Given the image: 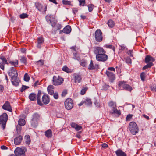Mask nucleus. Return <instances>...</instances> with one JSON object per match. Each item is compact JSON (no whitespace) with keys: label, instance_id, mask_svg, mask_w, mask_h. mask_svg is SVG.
I'll use <instances>...</instances> for the list:
<instances>
[{"label":"nucleus","instance_id":"nucleus-50","mask_svg":"<svg viewBox=\"0 0 156 156\" xmlns=\"http://www.w3.org/2000/svg\"><path fill=\"white\" fill-rule=\"evenodd\" d=\"M29 87L28 86L25 85H22V87L20 90V92H23L26 89L29 88Z\"/></svg>","mask_w":156,"mask_h":156},{"label":"nucleus","instance_id":"nucleus-13","mask_svg":"<svg viewBox=\"0 0 156 156\" xmlns=\"http://www.w3.org/2000/svg\"><path fill=\"white\" fill-rule=\"evenodd\" d=\"M35 5L37 9L38 10L40 11L45 12L47 9V6L45 5L44 8H43V6L41 3L36 2L35 3Z\"/></svg>","mask_w":156,"mask_h":156},{"label":"nucleus","instance_id":"nucleus-26","mask_svg":"<svg viewBox=\"0 0 156 156\" xmlns=\"http://www.w3.org/2000/svg\"><path fill=\"white\" fill-rule=\"evenodd\" d=\"M154 60V59L152 57L149 55H147L145 58V62L146 63H147L150 62H153Z\"/></svg>","mask_w":156,"mask_h":156},{"label":"nucleus","instance_id":"nucleus-6","mask_svg":"<svg viewBox=\"0 0 156 156\" xmlns=\"http://www.w3.org/2000/svg\"><path fill=\"white\" fill-rule=\"evenodd\" d=\"M26 150L25 148H16L14 151L15 156H23L25 155Z\"/></svg>","mask_w":156,"mask_h":156},{"label":"nucleus","instance_id":"nucleus-16","mask_svg":"<svg viewBox=\"0 0 156 156\" xmlns=\"http://www.w3.org/2000/svg\"><path fill=\"white\" fill-rule=\"evenodd\" d=\"M2 108L3 109L7 110L10 112H12L11 106L10 103L7 101H6L5 102L4 105L2 106Z\"/></svg>","mask_w":156,"mask_h":156},{"label":"nucleus","instance_id":"nucleus-59","mask_svg":"<svg viewBox=\"0 0 156 156\" xmlns=\"http://www.w3.org/2000/svg\"><path fill=\"white\" fill-rule=\"evenodd\" d=\"M56 27L57 30H60L62 28V25L60 24H58L56 25Z\"/></svg>","mask_w":156,"mask_h":156},{"label":"nucleus","instance_id":"nucleus-2","mask_svg":"<svg viewBox=\"0 0 156 156\" xmlns=\"http://www.w3.org/2000/svg\"><path fill=\"white\" fill-rule=\"evenodd\" d=\"M128 128L131 133L133 135H136L138 132L139 129L137 125L134 122L129 123Z\"/></svg>","mask_w":156,"mask_h":156},{"label":"nucleus","instance_id":"nucleus-64","mask_svg":"<svg viewBox=\"0 0 156 156\" xmlns=\"http://www.w3.org/2000/svg\"><path fill=\"white\" fill-rule=\"evenodd\" d=\"M1 148L2 150H6L8 149V147L4 145L1 146Z\"/></svg>","mask_w":156,"mask_h":156},{"label":"nucleus","instance_id":"nucleus-27","mask_svg":"<svg viewBox=\"0 0 156 156\" xmlns=\"http://www.w3.org/2000/svg\"><path fill=\"white\" fill-rule=\"evenodd\" d=\"M71 31V26L69 25L66 26L63 29V33L66 34L69 33Z\"/></svg>","mask_w":156,"mask_h":156},{"label":"nucleus","instance_id":"nucleus-30","mask_svg":"<svg viewBox=\"0 0 156 156\" xmlns=\"http://www.w3.org/2000/svg\"><path fill=\"white\" fill-rule=\"evenodd\" d=\"M83 101L84 104L88 106H90L92 104L91 99L88 98H86Z\"/></svg>","mask_w":156,"mask_h":156},{"label":"nucleus","instance_id":"nucleus-3","mask_svg":"<svg viewBox=\"0 0 156 156\" xmlns=\"http://www.w3.org/2000/svg\"><path fill=\"white\" fill-rule=\"evenodd\" d=\"M8 119V115L5 113H4L0 116V124L2 125V127L4 129Z\"/></svg>","mask_w":156,"mask_h":156},{"label":"nucleus","instance_id":"nucleus-5","mask_svg":"<svg viewBox=\"0 0 156 156\" xmlns=\"http://www.w3.org/2000/svg\"><path fill=\"white\" fill-rule=\"evenodd\" d=\"M65 108L68 110L71 109L73 106V100L70 98L67 99L64 102Z\"/></svg>","mask_w":156,"mask_h":156},{"label":"nucleus","instance_id":"nucleus-35","mask_svg":"<svg viewBox=\"0 0 156 156\" xmlns=\"http://www.w3.org/2000/svg\"><path fill=\"white\" fill-rule=\"evenodd\" d=\"M123 89L127 91H131L132 90V88L131 86L126 83Z\"/></svg>","mask_w":156,"mask_h":156},{"label":"nucleus","instance_id":"nucleus-11","mask_svg":"<svg viewBox=\"0 0 156 156\" xmlns=\"http://www.w3.org/2000/svg\"><path fill=\"white\" fill-rule=\"evenodd\" d=\"M94 53L96 55H98L100 54L106 53V51L102 47L96 46L94 48Z\"/></svg>","mask_w":156,"mask_h":156},{"label":"nucleus","instance_id":"nucleus-40","mask_svg":"<svg viewBox=\"0 0 156 156\" xmlns=\"http://www.w3.org/2000/svg\"><path fill=\"white\" fill-rule=\"evenodd\" d=\"M80 64L82 66L85 67L87 65V61L84 59H82L80 62Z\"/></svg>","mask_w":156,"mask_h":156},{"label":"nucleus","instance_id":"nucleus-48","mask_svg":"<svg viewBox=\"0 0 156 156\" xmlns=\"http://www.w3.org/2000/svg\"><path fill=\"white\" fill-rule=\"evenodd\" d=\"M151 90V91L153 92H156V85L153 84L150 87Z\"/></svg>","mask_w":156,"mask_h":156},{"label":"nucleus","instance_id":"nucleus-56","mask_svg":"<svg viewBox=\"0 0 156 156\" xmlns=\"http://www.w3.org/2000/svg\"><path fill=\"white\" fill-rule=\"evenodd\" d=\"M67 90H64L62 92L61 95L62 97H64L66 96V95L67 94Z\"/></svg>","mask_w":156,"mask_h":156},{"label":"nucleus","instance_id":"nucleus-63","mask_svg":"<svg viewBox=\"0 0 156 156\" xmlns=\"http://www.w3.org/2000/svg\"><path fill=\"white\" fill-rule=\"evenodd\" d=\"M142 116L148 120L149 119V117L145 114H143Z\"/></svg>","mask_w":156,"mask_h":156},{"label":"nucleus","instance_id":"nucleus-21","mask_svg":"<svg viewBox=\"0 0 156 156\" xmlns=\"http://www.w3.org/2000/svg\"><path fill=\"white\" fill-rule=\"evenodd\" d=\"M110 114H115L116 116L118 117L121 115V112L119 110H117L116 107L111 109V111L110 112Z\"/></svg>","mask_w":156,"mask_h":156},{"label":"nucleus","instance_id":"nucleus-8","mask_svg":"<svg viewBox=\"0 0 156 156\" xmlns=\"http://www.w3.org/2000/svg\"><path fill=\"white\" fill-rule=\"evenodd\" d=\"M102 33L100 29L97 30L95 33V40L97 42H100L103 40Z\"/></svg>","mask_w":156,"mask_h":156},{"label":"nucleus","instance_id":"nucleus-55","mask_svg":"<svg viewBox=\"0 0 156 156\" xmlns=\"http://www.w3.org/2000/svg\"><path fill=\"white\" fill-rule=\"evenodd\" d=\"M5 64L3 62H0V67L2 70H4V65Z\"/></svg>","mask_w":156,"mask_h":156},{"label":"nucleus","instance_id":"nucleus-38","mask_svg":"<svg viewBox=\"0 0 156 156\" xmlns=\"http://www.w3.org/2000/svg\"><path fill=\"white\" fill-rule=\"evenodd\" d=\"M62 70L63 71H65L67 73L71 72V69L69 68L66 66H65L62 68Z\"/></svg>","mask_w":156,"mask_h":156},{"label":"nucleus","instance_id":"nucleus-17","mask_svg":"<svg viewBox=\"0 0 156 156\" xmlns=\"http://www.w3.org/2000/svg\"><path fill=\"white\" fill-rule=\"evenodd\" d=\"M11 81L12 84L16 86H18L20 80L18 77H12L11 78Z\"/></svg>","mask_w":156,"mask_h":156},{"label":"nucleus","instance_id":"nucleus-44","mask_svg":"<svg viewBox=\"0 0 156 156\" xmlns=\"http://www.w3.org/2000/svg\"><path fill=\"white\" fill-rule=\"evenodd\" d=\"M27 58L25 57H22L20 59V60L22 62L26 64L27 62Z\"/></svg>","mask_w":156,"mask_h":156},{"label":"nucleus","instance_id":"nucleus-15","mask_svg":"<svg viewBox=\"0 0 156 156\" xmlns=\"http://www.w3.org/2000/svg\"><path fill=\"white\" fill-rule=\"evenodd\" d=\"M73 80H74L75 83H80L82 80V77L80 75L77 73H74L73 74Z\"/></svg>","mask_w":156,"mask_h":156},{"label":"nucleus","instance_id":"nucleus-4","mask_svg":"<svg viewBox=\"0 0 156 156\" xmlns=\"http://www.w3.org/2000/svg\"><path fill=\"white\" fill-rule=\"evenodd\" d=\"M64 81L63 79L59 76L57 77L54 76L53 78V84L55 86L62 84Z\"/></svg>","mask_w":156,"mask_h":156},{"label":"nucleus","instance_id":"nucleus-62","mask_svg":"<svg viewBox=\"0 0 156 156\" xmlns=\"http://www.w3.org/2000/svg\"><path fill=\"white\" fill-rule=\"evenodd\" d=\"M126 62L127 63H130L131 62V59L129 58H127L126 59Z\"/></svg>","mask_w":156,"mask_h":156},{"label":"nucleus","instance_id":"nucleus-29","mask_svg":"<svg viewBox=\"0 0 156 156\" xmlns=\"http://www.w3.org/2000/svg\"><path fill=\"white\" fill-rule=\"evenodd\" d=\"M45 135L48 138H51L52 136V133L51 130L49 129L46 131L45 132Z\"/></svg>","mask_w":156,"mask_h":156},{"label":"nucleus","instance_id":"nucleus-54","mask_svg":"<svg viewBox=\"0 0 156 156\" xmlns=\"http://www.w3.org/2000/svg\"><path fill=\"white\" fill-rule=\"evenodd\" d=\"M53 95L54 98L55 99H57L58 98L59 96L58 92H55L54 93Z\"/></svg>","mask_w":156,"mask_h":156},{"label":"nucleus","instance_id":"nucleus-7","mask_svg":"<svg viewBox=\"0 0 156 156\" xmlns=\"http://www.w3.org/2000/svg\"><path fill=\"white\" fill-rule=\"evenodd\" d=\"M106 53L100 54L99 55H96V60L98 61L104 62L106 61L108 58V55L106 54Z\"/></svg>","mask_w":156,"mask_h":156},{"label":"nucleus","instance_id":"nucleus-25","mask_svg":"<svg viewBox=\"0 0 156 156\" xmlns=\"http://www.w3.org/2000/svg\"><path fill=\"white\" fill-rule=\"evenodd\" d=\"M117 156H127L125 152H123L121 150L119 149L115 151Z\"/></svg>","mask_w":156,"mask_h":156},{"label":"nucleus","instance_id":"nucleus-39","mask_svg":"<svg viewBox=\"0 0 156 156\" xmlns=\"http://www.w3.org/2000/svg\"><path fill=\"white\" fill-rule=\"evenodd\" d=\"M88 89V87H85L82 88L80 91V94H81L82 95H84L85 94L86 91Z\"/></svg>","mask_w":156,"mask_h":156},{"label":"nucleus","instance_id":"nucleus-18","mask_svg":"<svg viewBox=\"0 0 156 156\" xmlns=\"http://www.w3.org/2000/svg\"><path fill=\"white\" fill-rule=\"evenodd\" d=\"M44 41L43 38L41 37H38L37 39V47L39 48H41V45L43 44Z\"/></svg>","mask_w":156,"mask_h":156},{"label":"nucleus","instance_id":"nucleus-57","mask_svg":"<svg viewBox=\"0 0 156 156\" xmlns=\"http://www.w3.org/2000/svg\"><path fill=\"white\" fill-rule=\"evenodd\" d=\"M107 71H114V72H115V69L113 67H108V70Z\"/></svg>","mask_w":156,"mask_h":156},{"label":"nucleus","instance_id":"nucleus-12","mask_svg":"<svg viewBox=\"0 0 156 156\" xmlns=\"http://www.w3.org/2000/svg\"><path fill=\"white\" fill-rule=\"evenodd\" d=\"M105 74L108 77L109 81L111 82H113L115 79V75L112 72L109 71H106Z\"/></svg>","mask_w":156,"mask_h":156},{"label":"nucleus","instance_id":"nucleus-37","mask_svg":"<svg viewBox=\"0 0 156 156\" xmlns=\"http://www.w3.org/2000/svg\"><path fill=\"white\" fill-rule=\"evenodd\" d=\"M18 124L21 126H23L25 124V121L23 119H20L18 121Z\"/></svg>","mask_w":156,"mask_h":156},{"label":"nucleus","instance_id":"nucleus-43","mask_svg":"<svg viewBox=\"0 0 156 156\" xmlns=\"http://www.w3.org/2000/svg\"><path fill=\"white\" fill-rule=\"evenodd\" d=\"M80 6H84L85 4V0H78Z\"/></svg>","mask_w":156,"mask_h":156},{"label":"nucleus","instance_id":"nucleus-42","mask_svg":"<svg viewBox=\"0 0 156 156\" xmlns=\"http://www.w3.org/2000/svg\"><path fill=\"white\" fill-rule=\"evenodd\" d=\"M105 47L107 48H109L112 49L114 51H115V47L114 46H113L111 45H109L108 44H107L105 45Z\"/></svg>","mask_w":156,"mask_h":156},{"label":"nucleus","instance_id":"nucleus-53","mask_svg":"<svg viewBox=\"0 0 156 156\" xmlns=\"http://www.w3.org/2000/svg\"><path fill=\"white\" fill-rule=\"evenodd\" d=\"M132 116L133 115L132 114H129V115H128L126 118V121H130L131 119L132 118Z\"/></svg>","mask_w":156,"mask_h":156},{"label":"nucleus","instance_id":"nucleus-34","mask_svg":"<svg viewBox=\"0 0 156 156\" xmlns=\"http://www.w3.org/2000/svg\"><path fill=\"white\" fill-rule=\"evenodd\" d=\"M153 65V64L152 62H149L147 65L143 67V70H144L150 68Z\"/></svg>","mask_w":156,"mask_h":156},{"label":"nucleus","instance_id":"nucleus-47","mask_svg":"<svg viewBox=\"0 0 156 156\" xmlns=\"http://www.w3.org/2000/svg\"><path fill=\"white\" fill-rule=\"evenodd\" d=\"M140 78L141 80L144 81L145 80V74L144 72H142L140 74Z\"/></svg>","mask_w":156,"mask_h":156},{"label":"nucleus","instance_id":"nucleus-51","mask_svg":"<svg viewBox=\"0 0 156 156\" xmlns=\"http://www.w3.org/2000/svg\"><path fill=\"white\" fill-rule=\"evenodd\" d=\"M10 63L12 65L16 66L18 64V60H16L15 61H10Z\"/></svg>","mask_w":156,"mask_h":156},{"label":"nucleus","instance_id":"nucleus-32","mask_svg":"<svg viewBox=\"0 0 156 156\" xmlns=\"http://www.w3.org/2000/svg\"><path fill=\"white\" fill-rule=\"evenodd\" d=\"M126 84V82L124 81H119L118 84V86L120 88H122L123 89Z\"/></svg>","mask_w":156,"mask_h":156},{"label":"nucleus","instance_id":"nucleus-58","mask_svg":"<svg viewBox=\"0 0 156 156\" xmlns=\"http://www.w3.org/2000/svg\"><path fill=\"white\" fill-rule=\"evenodd\" d=\"M62 3L65 5H69L70 3L69 1L65 0H63Z\"/></svg>","mask_w":156,"mask_h":156},{"label":"nucleus","instance_id":"nucleus-1","mask_svg":"<svg viewBox=\"0 0 156 156\" xmlns=\"http://www.w3.org/2000/svg\"><path fill=\"white\" fill-rule=\"evenodd\" d=\"M40 119V115L39 114L37 113H34L32 115V118L30 121L31 126L34 128L37 127Z\"/></svg>","mask_w":156,"mask_h":156},{"label":"nucleus","instance_id":"nucleus-49","mask_svg":"<svg viewBox=\"0 0 156 156\" xmlns=\"http://www.w3.org/2000/svg\"><path fill=\"white\" fill-rule=\"evenodd\" d=\"M28 15L26 13H23L20 14V17L21 19H24L26 18H27Z\"/></svg>","mask_w":156,"mask_h":156},{"label":"nucleus","instance_id":"nucleus-33","mask_svg":"<svg viewBox=\"0 0 156 156\" xmlns=\"http://www.w3.org/2000/svg\"><path fill=\"white\" fill-rule=\"evenodd\" d=\"M24 139L25 140V142L27 144L29 145L31 142L30 136L29 135L25 136Z\"/></svg>","mask_w":156,"mask_h":156},{"label":"nucleus","instance_id":"nucleus-24","mask_svg":"<svg viewBox=\"0 0 156 156\" xmlns=\"http://www.w3.org/2000/svg\"><path fill=\"white\" fill-rule=\"evenodd\" d=\"M23 138L22 136H19L14 139V144L16 145L19 144L21 142Z\"/></svg>","mask_w":156,"mask_h":156},{"label":"nucleus","instance_id":"nucleus-22","mask_svg":"<svg viewBox=\"0 0 156 156\" xmlns=\"http://www.w3.org/2000/svg\"><path fill=\"white\" fill-rule=\"evenodd\" d=\"M42 94V92L41 90H39L38 91V93L37 94V104L39 105L40 106L43 105V104L41 101V97Z\"/></svg>","mask_w":156,"mask_h":156},{"label":"nucleus","instance_id":"nucleus-46","mask_svg":"<svg viewBox=\"0 0 156 156\" xmlns=\"http://www.w3.org/2000/svg\"><path fill=\"white\" fill-rule=\"evenodd\" d=\"M88 10L89 12H91L93 9L94 5L92 4H89L88 5Z\"/></svg>","mask_w":156,"mask_h":156},{"label":"nucleus","instance_id":"nucleus-45","mask_svg":"<svg viewBox=\"0 0 156 156\" xmlns=\"http://www.w3.org/2000/svg\"><path fill=\"white\" fill-rule=\"evenodd\" d=\"M0 59L2 61V62H3L5 64H8L7 61L5 57L3 56H2L0 57Z\"/></svg>","mask_w":156,"mask_h":156},{"label":"nucleus","instance_id":"nucleus-14","mask_svg":"<svg viewBox=\"0 0 156 156\" xmlns=\"http://www.w3.org/2000/svg\"><path fill=\"white\" fill-rule=\"evenodd\" d=\"M50 98L49 96L47 94H45L43 95L42 98V102L43 105H47L50 102Z\"/></svg>","mask_w":156,"mask_h":156},{"label":"nucleus","instance_id":"nucleus-20","mask_svg":"<svg viewBox=\"0 0 156 156\" xmlns=\"http://www.w3.org/2000/svg\"><path fill=\"white\" fill-rule=\"evenodd\" d=\"M71 127L74 129L76 131L80 130L82 129V127L78 125L77 124L74 122H72L71 124Z\"/></svg>","mask_w":156,"mask_h":156},{"label":"nucleus","instance_id":"nucleus-61","mask_svg":"<svg viewBox=\"0 0 156 156\" xmlns=\"http://www.w3.org/2000/svg\"><path fill=\"white\" fill-rule=\"evenodd\" d=\"M102 147L104 148H107L108 147V145L104 143L102 144Z\"/></svg>","mask_w":156,"mask_h":156},{"label":"nucleus","instance_id":"nucleus-9","mask_svg":"<svg viewBox=\"0 0 156 156\" xmlns=\"http://www.w3.org/2000/svg\"><path fill=\"white\" fill-rule=\"evenodd\" d=\"M46 19L47 22L51 24L52 27H55L57 23V20L54 18H51L50 16L48 15L46 16Z\"/></svg>","mask_w":156,"mask_h":156},{"label":"nucleus","instance_id":"nucleus-19","mask_svg":"<svg viewBox=\"0 0 156 156\" xmlns=\"http://www.w3.org/2000/svg\"><path fill=\"white\" fill-rule=\"evenodd\" d=\"M98 65L97 64L94 65L93 63V61L91 60L90 61V63L88 69L89 70H94L98 69Z\"/></svg>","mask_w":156,"mask_h":156},{"label":"nucleus","instance_id":"nucleus-31","mask_svg":"<svg viewBox=\"0 0 156 156\" xmlns=\"http://www.w3.org/2000/svg\"><path fill=\"white\" fill-rule=\"evenodd\" d=\"M108 105L111 108V109L116 107V102H113L112 101H111L109 102L108 103Z\"/></svg>","mask_w":156,"mask_h":156},{"label":"nucleus","instance_id":"nucleus-10","mask_svg":"<svg viewBox=\"0 0 156 156\" xmlns=\"http://www.w3.org/2000/svg\"><path fill=\"white\" fill-rule=\"evenodd\" d=\"M8 74L10 76L11 78L12 77L18 76V73L17 70L14 67H11L10 69L8 71Z\"/></svg>","mask_w":156,"mask_h":156},{"label":"nucleus","instance_id":"nucleus-60","mask_svg":"<svg viewBox=\"0 0 156 156\" xmlns=\"http://www.w3.org/2000/svg\"><path fill=\"white\" fill-rule=\"evenodd\" d=\"M133 50H129L128 51V54L130 56L132 57L133 56L132 55Z\"/></svg>","mask_w":156,"mask_h":156},{"label":"nucleus","instance_id":"nucleus-41","mask_svg":"<svg viewBox=\"0 0 156 156\" xmlns=\"http://www.w3.org/2000/svg\"><path fill=\"white\" fill-rule=\"evenodd\" d=\"M30 79V77L28 75V74L26 73L24 76V81L26 82H28L29 81Z\"/></svg>","mask_w":156,"mask_h":156},{"label":"nucleus","instance_id":"nucleus-52","mask_svg":"<svg viewBox=\"0 0 156 156\" xmlns=\"http://www.w3.org/2000/svg\"><path fill=\"white\" fill-rule=\"evenodd\" d=\"M73 56L74 57H73L75 59H76L77 60H80V58L79 56L78 55L77 53H73Z\"/></svg>","mask_w":156,"mask_h":156},{"label":"nucleus","instance_id":"nucleus-36","mask_svg":"<svg viewBox=\"0 0 156 156\" xmlns=\"http://www.w3.org/2000/svg\"><path fill=\"white\" fill-rule=\"evenodd\" d=\"M108 24L110 27L112 28L114 26L115 23L112 20H111L108 21Z\"/></svg>","mask_w":156,"mask_h":156},{"label":"nucleus","instance_id":"nucleus-23","mask_svg":"<svg viewBox=\"0 0 156 156\" xmlns=\"http://www.w3.org/2000/svg\"><path fill=\"white\" fill-rule=\"evenodd\" d=\"M54 87L52 85H50L48 86L47 88V91L48 93L50 95H52L54 94Z\"/></svg>","mask_w":156,"mask_h":156},{"label":"nucleus","instance_id":"nucleus-28","mask_svg":"<svg viewBox=\"0 0 156 156\" xmlns=\"http://www.w3.org/2000/svg\"><path fill=\"white\" fill-rule=\"evenodd\" d=\"M36 94L34 93H31L29 96V98L31 101H34L36 99Z\"/></svg>","mask_w":156,"mask_h":156}]
</instances>
